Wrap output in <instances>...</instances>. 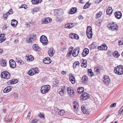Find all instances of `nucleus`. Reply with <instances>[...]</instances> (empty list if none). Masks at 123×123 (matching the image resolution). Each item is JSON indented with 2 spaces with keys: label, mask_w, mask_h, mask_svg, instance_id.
<instances>
[{
  "label": "nucleus",
  "mask_w": 123,
  "mask_h": 123,
  "mask_svg": "<svg viewBox=\"0 0 123 123\" xmlns=\"http://www.w3.org/2000/svg\"><path fill=\"white\" fill-rule=\"evenodd\" d=\"M114 71L117 74H123V66L121 65L116 67L114 68Z\"/></svg>",
  "instance_id": "f257e3e1"
},
{
  "label": "nucleus",
  "mask_w": 123,
  "mask_h": 123,
  "mask_svg": "<svg viewBox=\"0 0 123 123\" xmlns=\"http://www.w3.org/2000/svg\"><path fill=\"white\" fill-rule=\"evenodd\" d=\"M50 88V86L49 85L44 86H42L41 89L40 91L41 93L45 94L47 92Z\"/></svg>",
  "instance_id": "f03ea898"
},
{
  "label": "nucleus",
  "mask_w": 123,
  "mask_h": 123,
  "mask_svg": "<svg viewBox=\"0 0 123 123\" xmlns=\"http://www.w3.org/2000/svg\"><path fill=\"white\" fill-rule=\"evenodd\" d=\"M86 34L87 37L89 38H91L92 36V33L91 27L88 26L87 27Z\"/></svg>",
  "instance_id": "7ed1b4c3"
},
{
  "label": "nucleus",
  "mask_w": 123,
  "mask_h": 123,
  "mask_svg": "<svg viewBox=\"0 0 123 123\" xmlns=\"http://www.w3.org/2000/svg\"><path fill=\"white\" fill-rule=\"evenodd\" d=\"M0 76L1 78L3 79H8L10 78V74L9 72L6 71H4L1 72Z\"/></svg>",
  "instance_id": "20e7f679"
},
{
  "label": "nucleus",
  "mask_w": 123,
  "mask_h": 123,
  "mask_svg": "<svg viewBox=\"0 0 123 123\" xmlns=\"http://www.w3.org/2000/svg\"><path fill=\"white\" fill-rule=\"evenodd\" d=\"M35 35L33 34L30 35L29 37L27 38V41L29 43L33 42L36 40Z\"/></svg>",
  "instance_id": "39448f33"
},
{
  "label": "nucleus",
  "mask_w": 123,
  "mask_h": 123,
  "mask_svg": "<svg viewBox=\"0 0 123 123\" xmlns=\"http://www.w3.org/2000/svg\"><path fill=\"white\" fill-rule=\"evenodd\" d=\"M40 41L44 45H46L48 42L47 37L44 35H42L41 37Z\"/></svg>",
  "instance_id": "423d86ee"
},
{
  "label": "nucleus",
  "mask_w": 123,
  "mask_h": 123,
  "mask_svg": "<svg viewBox=\"0 0 123 123\" xmlns=\"http://www.w3.org/2000/svg\"><path fill=\"white\" fill-rule=\"evenodd\" d=\"M103 79V80L104 83L105 85L109 84L110 82V80L108 76L106 75H104Z\"/></svg>",
  "instance_id": "0eeeda50"
},
{
  "label": "nucleus",
  "mask_w": 123,
  "mask_h": 123,
  "mask_svg": "<svg viewBox=\"0 0 123 123\" xmlns=\"http://www.w3.org/2000/svg\"><path fill=\"white\" fill-rule=\"evenodd\" d=\"M35 68L30 69L28 71V74L32 76L36 73H38V71Z\"/></svg>",
  "instance_id": "6e6552de"
},
{
  "label": "nucleus",
  "mask_w": 123,
  "mask_h": 123,
  "mask_svg": "<svg viewBox=\"0 0 123 123\" xmlns=\"http://www.w3.org/2000/svg\"><path fill=\"white\" fill-rule=\"evenodd\" d=\"M67 91L68 94L71 97H72L74 95V91L73 89L70 87L67 88Z\"/></svg>",
  "instance_id": "1a4fd4ad"
},
{
  "label": "nucleus",
  "mask_w": 123,
  "mask_h": 123,
  "mask_svg": "<svg viewBox=\"0 0 123 123\" xmlns=\"http://www.w3.org/2000/svg\"><path fill=\"white\" fill-rule=\"evenodd\" d=\"M9 63L10 67L12 68H14L16 66L15 62L12 59H11L9 61Z\"/></svg>",
  "instance_id": "9d476101"
},
{
  "label": "nucleus",
  "mask_w": 123,
  "mask_h": 123,
  "mask_svg": "<svg viewBox=\"0 0 123 123\" xmlns=\"http://www.w3.org/2000/svg\"><path fill=\"white\" fill-rule=\"evenodd\" d=\"M114 15L116 18L118 19H120L122 16V14L121 12L116 11L114 13Z\"/></svg>",
  "instance_id": "9b49d317"
},
{
  "label": "nucleus",
  "mask_w": 123,
  "mask_h": 123,
  "mask_svg": "<svg viewBox=\"0 0 123 123\" xmlns=\"http://www.w3.org/2000/svg\"><path fill=\"white\" fill-rule=\"evenodd\" d=\"M118 26L117 25L114 24L113 26L109 27V30L112 31H116L118 30Z\"/></svg>",
  "instance_id": "f8f14e48"
},
{
  "label": "nucleus",
  "mask_w": 123,
  "mask_h": 123,
  "mask_svg": "<svg viewBox=\"0 0 123 123\" xmlns=\"http://www.w3.org/2000/svg\"><path fill=\"white\" fill-rule=\"evenodd\" d=\"M107 48V47L105 43H103L102 45L98 47V49L100 50H106Z\"/></svg>",
  "instance_id": "ddd939ff"
},
{
  "label": "nucleus",
  "mask_w": 123,
  "mask_h": 123,
  "mask_svg": "<svg viewBox=\"0 0 123 123\" xmlns=\"http://www.w3.org/2000/svg\"><path fill=\"white\" fill-rule=\"evenodd\" d=\"M55 52V50L53 48H52L49 49L48 51V53L50 56L52 57L54 55Z\"/></svg>",
  "instance_id": "4468645a"
},
{
  "label": "nucleus",
  "mask_w": 123,
  "mask_h": 123,
  "mask_svg": "<svg viewBox=\"0 0 123 123\" xmlns=\"http://www.w3.org/2000/svg\"><path fill=\"white\" fill-rule=\"evenodd\" d=\"M69 37L72 39H78L79 38V37L77 34L74 33H72L69 35Z\"/></svg>",
  "instance_id": "2eb2a0df"
},
{
  "label": "nucleus",
  "mask_w": 123,
  "mask_h": 123,
  "mask_svg": "<svg viewBox=\"0 0 123 123\" xmlns=\"http://www.w3.org/2000/svg\"><path fill=\"white\" fill-rule=\"evenodd\" d=\"M79 52V49L75 48L72 53V55L74 57H76L77 56Z\"/></svg>",
  "instance_id": "dca6fc26"
},
{
  "label": "nucleus",
  "mask_w": 123,
  "mask_h": 123,
  "mask_svg": "<svg viewBox=\"0 0 123 123\" xmlns=\"http://www.w3.org/2000/svg\"><path fill=\"white\" fill-rule=\"evenodd\" d=\"M18 24V22L15 19H13L12 20L11 25L14 27H16Z\"/></svg>",
  "instance_id": "f3484780"
},
{
  "label": "nucleus",
  "mask_w": 123,
  "mask_h": 123,
  "mask_svg": "<svg viewBox=\"0 0 123 123\" xmlns=\"http://www.w3.org/2000/svg\"><path fill=\"white\" fill-rule=\"evenodd\" d=\"M1 66L3 67H5L6 65V61L5 59H2L0 61Z\"/></svg>",
  "instance_id": "a211bd4d"
},
{
  "label": "nucleus",
  "mask_w": 123,
  "mask_h": 123,
  "mask_svg": "<svg viewBox=\"0 0 123 123\" xmlns=\"http://www.w3.org/2000/svg\"><path fill=\"white\" fill-rule=\"evenodd\" d=\"M74 109V110L77 111L78 109L79 106L78 104L76 101H74L73 103Z\"/></svg>",
  "instance_id": "6ab92c4d"
},
{
  "label": "nucleus",
  "mask_w": 123,
  "mask_h": 123,
  "mask_svg": "<svg viewBox=\"0 0 123 123\" xmlns=\"http://www.w3.org/2000/svg\"><path fill=\"white\" fill-rule=\"evenodd\" d=\"M18 82V80L16 79H13L12 80H11L8 81L7 82V83L9 84H15L17 83Z\"/></svg>",
  "instance_id": "aec40b11"
},
{
  "label": "nucleus",
  "mask_w": 123,
  "mask_h": 123,
  "mask_svg": "<svg viewBox=\"0 0 123 123\" xmlns=\"http://www.w3.org/2000/svg\"><path fill=\"white\" fill-rule=\"evenodd\" d=\"M112 10L111 7H109L106 10V14L107 15H110L112 13Z\"/></svg>",
  "instance_id": "412c9836"
},
{
  "label": "nucleus",
  "mask_w": 123,
  "mask_h": 123,
  "mask_svg": "<svg viewBox=\"0 0 123 123\" xmlns=\"http://www.w3.org/2000/svg\"><path fill=\"white\" fill-rule=\"evenodd\" d=\"M69 79L72 84H74L75 83V78L74 76L72 74L71 76L70 77Z\"/></svg>",
  "instance_id": "4be33fe9"
},
{
  "label": "nucleus",
  "mask_w": 123,
  "mask_h": 123,
  "mask_svg": "<svg viewBox=\"0 0 123 123\" xmlns=\"http://www.w3.org/2000/svg\"><path fill=\"white\" fill-rule=\"evenodd\" d=\"M51 20V18H50V19L48 18L47 19L45 18H44L41 21V23L42 24L47 23L49 22H50Z\"/></svg>",
  "instance_id": "5701e85b"
},
{
  "label": "nucleus",
  "mask_w": 123,
  "mask_h": 123,
  "mask_svg": "<svg viewBox=\"0 0 123 123\" xmlns=\"http://www.w3.org/2000/svg\"><path fill=\"white\" fill-rule=\"evenodd\" d=\"M12 88L11 86H7L3 90V92L4 93L8 92L11 90Z\"/></svg>",
  "instance_id": "b1692460"
},
{
  "label": "nucleus",
  "mask_w": 123,
  "mask_h": 123,
  "mask_svg": "<svg viewBox=\"0 0 123 123\" xmlns=\"http://www.w3.org/2000/svg\"><path fill=\"white\" fill-rule=\"evenodd\" d=\"M77 9L76 7L72 8L70 11V13L71 14H73L76 12H77Z\"/></svg>",
  "instance_id": "393cba45"
},
{
  "label": "nucleus",
  "mask_w": 123,
  "mask_h": 123,
  "mask_svg": "<svg viewBox=\"0 0 123 123\" xmlns=\"http://www.w3.org/2000/svg\"><path fill=\"white\" fill-rule=\"evenodd\" d=\"M87 72L88 75L91 77H92L94 76V73L92 72L91 69H88Z\"/></svg>",
  "instance_id": "a878e982"
},
{
  "label": "nucleus",
  "mask_w": 123,
  "mask_h": 123,
  "mask_svg": "<svg viewBox=\"0 0 123 123\" xmlns=\"http://www.w3.org/2000/svg\"><path fill=\"white\" fill-rule=\"evenodd\" d=\"M13 11L12 9H11L8 12H7L6 14H4V15L5 16L6 15V16H5V17L6 18H7V17L8 15L9 14H12L13 13Z\"/></svg>",
  "instance_id": "bb28decb"
},
{
  "label": "nucleus",
  "mask_w": 123,
  "mask_h": 123,
  "mask_svg": "<svg viewBox=\"0 0 123 123\" xmlns=\"http://www.w3.org/2000/svg\"><path fill=\"white\" fill-rule=\"evenodd\" d=\"M80 63L78 61H76L74 63L73 67L74 68H76L77 67L79 66Z\"/></svg>",
  "instance_id": "cd10ccee"
},
{
  "label": "nucleus",
  "mask_w": 123,
  "mask_h": 123,
  "mask_svg": "<svg viewBox=\"0 0 123 123\" xmlns=\"http://www.w3.org/2000/svg\"><path fill=\"white\" fill-rule=\"evenodd\" d=\"M84 91V88L82 87H80L77 89V91L78 93H81Z\"/></svg>",
  "instance_id": "c85d7f7f"
},
{
  "label": "nucleus",
  "mask_w": 123,
  "mask_h": 123,
  "mask_svg": "<svg viewBox=\"0 0 123 123\" xmlns=\"http://www.w3.org/2000/svg\"><path fill=\"white\" fill-rule=\"evenodd\" d=\"M33 49L35 50H38L39 49V47L37 45V44H34L33 46Z\"/></svg>",
  "instance_id": "c756f323"
},
{
  "label": "nucleus",
  "mask_w": 123,
  "mask_h": 123,
  "mask_svg": "<svg viewBox=\"0 0 123 123\" xmlns=\"http://www.w3.org/2000/svg\"><path fill=\"white\" fill-rule=\"evenodd\" d=\"M58 114L60 116H63L65 113V111L63 110H60L58 112Z\"/></svg>",
  "instance_id": "7c9ffc66"
},
{
  "label": "nucleus",
  "mask_w": 123,
  "mask_h": 123,
  "mask_svg": "<svg viewBox=\"0 0 123 123\" xmlns=\"http://www.w3.org/2000/svg\"><path fill=\"white\" fill-rule=\"evenodd\" d=\"M113 55L116 58L118 57L120 55L118 53V52L117 51H114L113 54Z\"/></svg>",
  "instance_id": "2f4dec72"
},
{
  "label": "nucleus",
  "mask_w": 123,
  "mask_h": 123,
  "mask_svg": "<svg viewBox=\"0 0 123 123\" xmlns=\"http://www.w3.org/2000/svg\"><path fill=\"white\" fill-rule=\"evenodd\" d=\"M80 62L81 64V65L82 68H83L84 67L85 65L84 59H82L80 61Z\"/></svg>",
  "instance_id": "473e14b6"
},
{
  "label": "nucleus",
  "mask_w": 123,
  "mask_h": 123,
  "mask_svg": "<svg viewBox=\"0 0 123 123\" xmlns=\"http://www.w3.org/2000/svg\"><path fill=\"white\" fill-rule=\"evenodd\" d=\"M102 12L101 11H100L96 14V18H99L102 15Z\"/></svg>",
  "instance_id": "72a5a7b5"
},
{
  "label": "nucleus",
  "mask_w": 123,
  "mask_h": 123,
  "mask_svg": "<svg viewBox=\"0 0 123 123\" xmlns=\"http://www.w3.org/2000/svg\"><path fill=\"white\" fill-rule=\"evenodd\" d=\"M95 44V42H93L90 46V47H91V49H93L95 48H96Z\"/></svg>",
  "instance_id": "f704fd0d"
},
{
  "label": "nucleus",
  "mask_w": 123,
  "mask_h": 123,
  "mask_svg": "<svg viewBox=\"0 0 123 123\" xmlns=\"http://www.w3.org/2000/svg\"><path fill=\"white\" fill-rule=\"evenodd\" d=\"M94 71L98 73L100 72V69L99 67L98 66L95 67H94Z\"/></svg>",
  "instance_id": "c9c22d12"
},
{
  "label": "nucleus",
  "mask_w": 123,
  "mask_h": 123,
  "mask_svg": "<svg viewBox=\"0 0 123 123\" xmlns=\"http://www.w3.org/2000/svg\"><path fill=\"white\" fill-rule=\"evenodd\" d=\"M91 4L89 3V2H87L85 4V9L88 8Z\"/></svg>",
  "instance_id": "e433bc0d"
},
{
  "label": "nucleus",
  "mask_w": 123,
  "mask_h": 123,
  "mask_svg": "<svg viewBox=\"0 0 123 123\" xmlns=\"http://www.w3.org/2000/svg\"><path fill=\"white\" fill-rule=\"evenodd\" d=\"M90 97V95L88 93L85 92V100L88 99Z\"/></svg>",
  "instance_id": "4c0bfd02"
},
{
  "label": "nucleus",
  "mask_w": 123,
  "mask_h": 123,
  "mask_svg": "<svg viewBox=\"0 0 123 123\" xmlns=\"http://www.w3.org/2000/svg\"><path fill=\"white\" fill-rule=\"evenodd\" d=\"M51 62V60H49V61L43 60V62L44 63L48 64L50 63Z\"/></svg>",
  "instance_id": "58836bf2"
},
{
  "label": "nucleus",
  "mask_w": 123,
  "mask_h": 123,
  "mask_svg": "<svg viewBox=\"0 0 123 123\" xmlns=\"http://www.w3.org/2000/svg\"><path fill=\"white\" fill-rule=\"evenodd\" d=\"M28 59L30 61H32L34 59L33 57L31 55H30L29 56H28Z\"/></svg>",
  "instance_id": "ea45409f"
},
{
  "label": "nucleus",
  "mask_w": 123,
  "mask_h": 123,
  "mask_svg": "<svg viewBox=\"0 0 123 123\" xmlns=\"http://www.w3.org/2000/svg\"><path fill=\"white\" fill-rule=\"evenodd\" d=\"M85 98V92L83 93L81 95L80 97V99L83 100H84V98Z\"/></svg>",
  "instance_id": "a19ab883"
},
{
  "label": "nucleus",
  "mask_w": 123,
  "mask_h": 123,
  "mask_svg": "<svg viewBox=\"0 0 123 123\" xmlns=\"http://www.w3.org/2000/svg\"><path fill=\"white\" fill-rule=\"evenodd\" d=\"M114 24V22H108L107 24V25H108L107 27H109V26H113Z\"/></svg>",
  "instance_id": "79ce46f5"
},
{
  "label": "nucleus",
  "mask_w": 123,
  "mask_h": 123,
  "mask_svg": "<svg viewBox=\"0 0 123 123\" xmlns=\"http://www.w3.org/2000/svg\"><path fill=\"white\" fill-rule=\"evenodd\" d=\"M59 81L57 80H55V81L54 82V86H56L58 84Z\"/></svg>",
  "instance_id": "37998d69"
},
{
  "label": "nucleus",
  "mask_w": 123,
  "mask_h": 123,
  "mask_svg": "<svg viewBox=\"0 0 123 123\" xmlns=\"http://www.w3.org/2000/svg\"><path fill=\"white\" fill-rule=\"evenodd\" d=\"M123 111V106L118 111V113L119 114H121Z\"/></svg>",
  "instance_id": "c03bdc74"
},
{
  "label": "nucleus",
  "mask_w": 123,
  "mask_h": 123,
  "mask_svg": "<svg viewBox=\"0 0 123 123\" xmlns=\"http://www.w3.org/2000/svg\"><path fill=\"white\" fill-rule=\"evenodd\" d=\"M57 13L58 14L62 15L63 14V11L62 9H60L58 11Z\"/></svg>",
  "instance_id": "a18cd8bd"
},
{
  "label": "nucleus",
  "mask_w": 123,
  "mask_h": 123,
  "mask_svg": "<svg viewBox=\"0 0 123 123\" xmlns=\"http://www.w3.org/2000/svg\"><path fill=\"white\" fill-rule=\"evenodd\" d=\"M38 116L40 118H43V119L44 118V117L43 115V114H42L41 113H40L38 115Z\"/></svg>",
  "instance_id": "49530a36"
},
{
  "label": "nucleus",
  "mask_w": 123,
  "mask_h": 123,
  "mask_svg": "<svg viewBox=\"0 0 123 123\" xmlns=\"http://www.w3.org/2000/svg\"><path fill=\"white\" fill-rule=\"evenodd\" d=\"M89 49L86 48H85V56L89 53Z\"/></svg>",
  "instance_id": "de8ad7c7"
},
{
  "label": "nucleus",
  "mask_w": 123,
  "mask_h": 123,
  "mask_svg": "<svg viewBox=\"0 0 123 123\" xmlns=\"http://www.w3.org/2000/svg\"><path fill=\"white\" fill-rule=\"evenodd\" d=\"M60 89L61 91L64 92V91L66 90V89L64 86H61Z\"/></svg>",
  "instance_id": "09e8293b"
},
{
  "label": "nucleus",
  "mask_w": 123,
  "mask_h": 123,
  "mask_svg": "<svg viewBox=\"0 0 123 123\" xmlns=\"http://www.w3.org/2000/svg\"><path fill=\"white\" fill-rule=\"evenodd\" d=\"M70 23H68L66 24L65 27L66 28L70 29Z\"/></svg>",
  "instance_id": "8fccbe9b"
},
{
  "label": "nucleus",
  "mask_w": 123,
  "mask_h": 123,
  "mask_svg": "<svg viewBox=\"0 0 123 123\" xmlns=\"http://www.w3.org/2000/svg\"><path fill=\"white\" fill-rule=\"evenodd\" d=\"M38 10H39L38 8H34L33 10L32 13L33 14H34V12H37L38 11Z\"/></svg>",
  "instance_id": "3c124183"
},
{
  "label": "nucleus",
  "mask_w": 123,
  "mask_h": 123,
  "mask_svg": "<svg viewBox=\"0 0 123 123\" xmlns=\"http://www.w3.org/2000/svg\"><path fill=\"white\" fill-rule=\"evenodd\" d=\"M72 53V52L68 50V53L67 55V57H68V56L69 57L71 55Z\"/></svg>",
  "instance_id": "603ef678"
},
{
  "label": "nucleus",
  "mask_w": 123,
  "mask_h": 123,
  "mask_svg": "<svg viewBox=\"0 0 123 123\" xmlns=\"http://www.w3.org/2000/svg\"><path fill=\"white\" fill-rule=\"evenodd\" d=\"M81 109L83 113L85 114V105H82L81 107Z\"/></svg>",
  "instance_id": "864d4df0"
},
{
  "label": "nucleus",
  "mask_w": 123,
  "mask_h": 123,
  "mask_svg": "<svg viewBox=\"0 0 123 123\" xmlns=\"http://www.w3.org/2000/svg\"><path fill=\"white\" fill-rule=\"evenodd\" d=\"M89 110H90L89 109H85V110L86 111H85V114H86L87 115L89 114L90 113Z\"/></svg>",
  "instance_id": "5fc2aeb1"
},
{
  "label": "nucleus",
  "mask_w": 123,
  "mask_h": 123,
  "mask_svg": "<svg viewBox=\"0 0 123 123\" xmlns=\"http://www.w3.org/2000/svg\"><path fill=\"white\" fill-rule=\"evenodd\" d=\"M31 2L33 4H37V1L36 0H32Z\"/></svg>",
  "instance_id": "6e6d98bb"
},
{
  "label": "nucleus",
  "mask_w": 123,
  "mask_h": 123,
  "mask_svg": "<svg viewBox=\"0 0 123 123\" xmlns=\"http://www.w3.org/2000/svg\"><path fill=\"white\" fill-rule=\"evenodd\" d=\"M37 123V120L34 119L31 121L30 122V123Z\"/></svg>",
  "instance_id": "4d7b16f0"
},
{
  "label": "nucleus",
  "mask_w": 123,
  "mask_h": 123,
  "mask_svg": "<svg viewBox=\"0 0 123 123\" xmlns=\"http://www.w3.org/2000/svg\"><path fill=\"white\" fill-rule=\"evenodd\" d=\"M5 37L0 38V43H1L6 40Z\"/></svg>",
  "instance_id": "13d9d810"
},
{
  "label": "nucleus",
  "mask_w": 123,
  "mask_h": 123,
  "mask_svg": "<svg viewBox=\"0 0 123 123\" xmlns=\"http://www.w3.org/2000/svg\"><path fill=\"white\" fill-rule=\"evenodd\" d=\"M54 110L55 111L56 113H58V112L59 111L60 109H59L57 107H55L54 108Z\"/></svg>",
  "instance_id": "bf43d9fd"
},
{
  "label": "nucleus",
  "mask_w": 123,
  "mask_h": 123,
  "mask_svg": "<svg viewBox=\"0 0 123 123\" xmlns=\"http://www.w3.org/2000/svg\"><path fill=\"white\" fill-rule=\"evenodd\" d=\"M116 103L112 104L110 106V108L115 107L116 106Z\"/></svg>",
  "instance_id": "052dcab7"
},
{
  "label": "nucleus",
  "mask_w": 123,
  "mask_h": 123,
  "mask_svg": "<svg viewBox=\"0 0 123 123\" xmlns=\"http://www.w3.org/2000/svg\"><path fill=\"white\" fill-rule=\"evenodd\" d=\"M17 62H18L19 65H22L23 63V62L22 60H19L18 61H17Z\"/></svg>",
  "instance_id": "680f3d73"
},
{
  "label": "nucleus",
  "mask_w": 123,
  "mask_h": 123,
  "mask_svg": "<svg viewBox=\"0 0 123 123\" xmlns=\"http://www.w3.org/2000/svg\"><path fill=\"white\" fill-rule=\"evenodd\" d=\"M118 45H119L123 44V42L121 40H119L118 41Z\"/></svg>",
  "instance_id": "e2e57ef3"
},
{
  "label": "nucleus",
  "mask_w": 123,
  "mask_h": 123,
  "mask_svg": "<svg viewBox=\"0 0 123 123\" xmlns=\"http://www.w3.org/2000/svg\"><path fill=\"white\" fill-rule=\"evenodd\" d=\"M73 49L74 48L73 47H71L69 48L68 50L72 52Z\"/></svg>",
  "instance_id": "0e129e2a"
},
{
  "label": "nucleus",
  "mask_w": 123,
  "mask_h": 123,
  "mask_svg": "<svg viewBox=\"0 0 123 123\" xmlns=\"http://www.w3.org/2000/svg\"><path fill=\"white\" fill-rule=\"evenodd\" d=\"M70 25V28H71L73 27L74 26V25L73 23H69Z\"/></svg>",
  "instance_id": "69168bd1"
},
{
  "label": "nucleus",
  "mask_w": 123,
  "mask_h": 123,
  "mask_svg": "<svg viewBox=\"0 0 123 123\" xmlns=\"http://www.w3.org/2000/svg\"><path fill=\"white\" fill-rule=\"evenodd\" d=\"M82 81L83 82H85V75H83L81 79Z\"/></svg>",
  "instance_id": "338daca9"
},
{
  "label": "nucleus",
  "mask_w": 123,
  "mask_h": 123,
  "mask_svg": "<svg viewBox=\"0 0 123 123\" xmlns=\"http://www.w3.org/2000/svg\"><path fill=\"white\" fill-rule=\"evenodd\" d=\"M84 18V17L82 15L80 16L79 17V19H83Z\"/></svg>",
  "instance_id": "774afa93"
}]
</instances>
